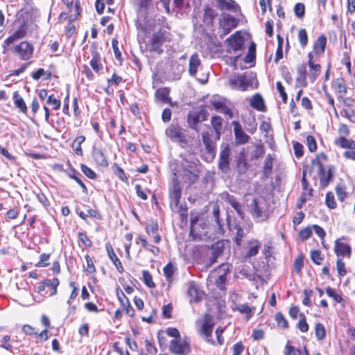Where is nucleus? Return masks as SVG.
Returning <instances> with one entry per match:
<instances>
[{
	"mask_svg": "<svg viewBox=\"0 0 355 355\" xmlns=\"http://www.w3.org/2000/svg\"><path fill=\"white\" fill-rule=\"evenodd\" d=\"M226 53L230 55L228 56V62L234 69L237 68L236 62L244 53V38L240 32H236L226 39Z\"/></svg>",
	"mask_w": 355,
	"mask_h": 355,
	"instance_id": "f257e3e1",
	"label": "nucleus"
},
{
	"mask_svg": "<svg viewBox=\"0 0 355 355\" xmlns=\"http://www.w3.org/2000/svg\"><path fill=\"white\" fill-rule=\"evenodd\" d=\"M229 84L234 89L240 91L247 90L249 87H253L258 84L256 77L252 73H244L235 74L229 78Z\"/></svg>",
	"mask_w": 355,
	"mask_h": 355,
	"instance_id": "f03ea898",
	"label": "nucleus"
},
{
	"mask_svg": "<svg viewBox=\"0 0 355 355\" xmlns=\"http://www.w3.org/2000/svg\"><path fill=\"white\" fill-rule=\"evenodd\" d=\"M208 116L209 113L204 109L193 110L188 114L187 122L191 129L199 132V123L207 120Z\"/></svg>",
	"mask_w": 355,
	"mask_h": 355,
	"instance_id": "7ed1b4c3",
	"label": "nucleus"
},
{
	"mask_svg": "<svg viewBox=\"0 0 355 355\" xmlns=\"http://www.w3.org/2000/svg\"><path fill=\"white\" fill-rule=\"evenodd\" d=\"M220 139H216V135L213 131H204L202 132V141L207 154L214 158L216 153V142Z\"/></svg>",
	"mask_w": 355,
	"mask_h": 355,
	"instance_id": "20e7f679",
	"label": "nucleus"
},
{
	"mask_svg": "<svg viewBox=\"0 0 355 355\" xmlns=\"http://www.w3.org/2000/svg\"><path fill=\"white\" fill-rule=\"evenodd\" d=\"M28 26L26 22H22L18 28L10 36L8 37L3 44V47L4 49L3 53H6V51L8 50V47L13 44L15 42H16L18 40L24 38L27 32Z\"/></svg>",
	"mask_w": 355,
	"mask_h": 355,
	"instance_id": "39448f33",
	"label": "nucleus"
},
{
	"mask_svg": "<svg viewBox=\"0 0 355 355\" xmlns=\"http://www.w3.org/2000/svg\"><path fill=\"white\" fill-rule=\"evenodd\" d=\"M13 51L21 60H28L31 58L33 53V47L29 42L24 41L15 46Z\"/></svg>",
	"mask_w": 355,
	"mask_h": 355,
	"instance_id": "423d86ee",
	"label": "nucleus"
},
{
	"mask_svg": "<svg viewBox=\"0 0 355 355\" xmlns=\"http://www.w3.org/2000/svg\"><path fill=\"white\" fill-rule=\"evenodd\" d=\"M238 19L230 14L223 13L220 19V28L223 30V34L227 35L238 25Z\"/></svg>",
	"mask_w": 355,
	"mask_h": 355,
	"instance_id": "0eeeda50",
	"label": "nucleus"
},
{
	"mask_svg": "<svg viewBox=\"0 0 355 355\" xmlns=\"http://www.w3.org/2000/svg\"><path fill=\"white\" fill-rule=\"evenodd\" d=\"M165 41L166 37L163 32L159 31L154 33L149 41V50L161 54L163 52L162 46Z\"/></svg>",
	"mask_w": 355,
	"mask_h": 355,
	"instance_id": "6e6552de",
	"label": "nucleus"
},
{
	"mask_svg": "<svg viewBox=\"0 0 355 355\" xmlns=\"http://www.w3.org/2000/svg\"><path fill=\"white\" fill-rule=\"evenodd\" d=\"M313 163H315L318 168V172H319V176H320V184L322 188H325L327 187L329 183L331 181L333 178V172L332 166H329L328 168V171L327 174L325 173V170L322 166V164L320 161L318 159L313 161Z\"/></svg>",
	"mask_w": 355,
	"mask_h": 355,
	"instance_id": "1a4fd4ad",
	"label": "nucleus"
},
{
	"mask_svg": "<svg viewBox=\"0 0 355 355\" xmlns=\"http://www.w3.org/2000/svg\"><path fill=\"white\" fill-rule=\"evenodd\" d=\"M166 135L173 141L178 143H187L185 136L182 128L178 125H171L166 129Z\"/></svg>",
	"mask_w": 355,
	"mask_h": 355,
	"instance_id": "9d476101",
	"label": "nucleus"
},
{
	"mask_svg": "<svg viewBox=\"0 0 355 355\" xmlns=\"http://www.w3.org/2000/svg\"><path fill=\"white\" fill-rule=\"evenodd\" d=\"M182 196V187L178 179L173 180V185L169 191L171 205L178 207Z\"/></svg>",
	"mask_w": 355,
	"mask_h": 355,
	"instance_id": "9b49d317",
	"label": "nucleus"
},
{
	"mask_svg": "<svg viewBox=\"0 0 355 355\" xmlns=\"http://www.w3.org/2000/svg\"><path fill=\"white\" fill-rule=\"evenodd\" d=\"M234 127V133L235 137V141L239 145H243L247 144L250 137L243 130V128L240 123L236 121H234L232 123Z\"/></svg>",
	"mask_w": 355,
	"mask_h": 355,
	"instance_id": "f8f14e48",
	"label": "nucleus"
},
{
	"mask_svg": "<svg viewBox=\"0 0 355 355\" xmlns=\"http://www.w3.org/2000/svg\"><path fill=\"white\" fill-rule=\"evenodd\" d=\"M170 349L172 352L178 355H187L190 352V345L187 341L173 340L171 342Z\"/></svg>",
	"mask_w": 355,
	"mask_h": 355,
	"instance_id": "ddd939ff",
	"label": "nucleus"
},
{
	"mask_svg": "<svg viewBox=\"0 0 355 355\" xmlns=\"http://www.w3.org/2000/svg\"><path fill=\"white\" fill-rule=\"evenodd\" d=\"M230 149L228 146H225L220 153V158L218 161V168L224 173L230 170Z\"/></svg>",
	"mask_w": 355,
	"mask_h": 355,
	"instance_id": "4468645a",
	"label": "nucleus"
},
{
	"mask_svg": "<svg viewBox=\"0 0 355 355\" xmlns=\"http://www.w3.org/2000/svg\"><path fill=\"white\" fill-rule=\"evenodd\" d=\"M214 322L211 318L209 315H206L202 324L200 333L205 336L207 342H211L210 338L211 337Z\"/></svg>",
	"mask_w": 355,
	"mask_h": 355,
	"instance_id": "2eb2a0df",
	"label": "nucleus"
},
{
	"mask_svg": "<svg viewBox=\"0 0 355 355\" xmlns=\"http://www.w3.org/2000/svg\"><path fill=\"white\" fill-rule=\"evenodd\" d=\"M92 155L95 162L102 166L107 167L108 166V162L106 157L102 150L96 146L92 148Z\"/></svg>",
	"mask_w": 355,
	"mask_h": 355,
	"instance_id": "dca6fc26",
	"label": "nucleus"
},
{
	"mask_svg": "<svg viewBox=\"0 0 355 355\" xmlns=\"http://www.w3.org/2000/svg\"><path fill=\"white\" fill-rule=\"evenodd\" d=\"M223 119L219 116H213L211 119V124L213 130V133L216 135V139H220L221 134L223 130Z\"/></svg>",
	"mask_w": 355,
	"mask_h": 355,
	"instance_id": "f3484780",
	"label": "nucleus"
},
{
	"mask_svg": "<svg viewBox=\"0 0 355 355\" xmlns=\"http://www.w3.org/2000/svg\"><path fill=\"white\" fill-rule=\"evenodd\" d=\"M334 251L336 254L339 257H349L351 254V248L349 245L340 242L339 239L335 242Z\"/></svg>",
	"mask_w": 355,
	"mask_h": 355,
	"instance_id": "a211bd4d",
	"label": "nucleus"
},
{
	"mask_svg": "<svg viewBox=\"0 0 355 355\" xmlns=\"http://www.w3.org/2000/svg\"><path fill=\"white\" fill-rule=\"evenodd\" d=\"M105 248L107 252V254L110 259L112 261L113 263L116 266L119 272L122 273L123 272V265L119 260V259L116 257V254L114 252V250L110 243H106Z\"/></svg>",
	"mask_w": 355,
	"mask_h": 355,
	"instance_id": "6ab92c4d",
	"label": "nucleus"
},
{
	"mask_svg": "<svg viewBox=\"0 0 355 355\" xmlns=\"http://www.w3.org/2000/svg\"><path fill=\"white\" fill-rule=\"evenodd\" d=\"M187 293L190 297V302H198L201 300L202 293L198 290L194 282L189 283Z\"/></svg>",
	"mask_w": 355,
	"mask_h": 355,
	"instance_id": "aec40b11",
	"label": "nucleus"
},
{
	"mask_svg": "<svg viewBox=\"0 0 355 355\" xmlns=\"http://www.w3.org/2000/svg\"><path fill=\"white\" fill-rule=\"evenodd\" d=\"M211 104L216 111L229 116L230 119L233 117L231 109L227 107L225 103L220 101H211Z\"/></svg>",
	"mask_w": 355,
	"mask_h": 355,
	"instance_id": "412c9836",
	"label": "nucleus"
},
{
	"mask_svg": "<svg viewBox=\"0 0 355 355\" xmlns=\"http://www.w3.org/2000/svg\"><path fill=\"white\" fill-rule=\"evenodd\" d=\"M218 2V8L220 10H227L236 12L239 6L234 0H216Z\"/></svg>",
	"mask_w": 355,
	"mask_h": 355,
	"instance_id": "4be33fe9",
	"label": "nucleus"
},
{
	"mask_svg": "<svg viewBox=\"0 0 355 355\" xmlns=\"http://www.w3.org/2000/svg\"><path fill=\"white\" fill-rule=\"evenodd\" d=\"M200 60L198 54H193L189 60V73L191 76H194L197 71L199 66L200 65Z\"/></svg>",
	"mask_w": 355,
	"mask_h": 355,
	"instance_id": "5701e85b",
	"label": "nucleus"
},
{
	"mask_svg": "<svg viewBox=\"0 0 355 355\" xmlns=\"http://www.w3.org/2000/svg\"><path fill=\"white\" fill-rule=\"evenodd\" d=\"M251 207H252V210H251L252 214L255 218L258 219L259 220H265L266 216L263 214L262 210L259 207L258 201L256 198L253 199L252 204H251Z\"/></svg>",
	"mask_w": 355,
	"mask_h": 355,
	"instance_id": "b1692460",
	"label": "nucleus"
},
{
	"mask_svg": "<svg viewBox=\"0 0 355 355\" xmlns=\"http://www.w3.org/2000/svg\"><path fill=\"white\" fill-rule=\"evenodd\" d=\"M327 44V38L324 35H320L315 42L313 49L316 54L324 53Z\"/></svg>",
	"mask_w": 355,
	"mask_h": 355,
	"instance_id": "393cba45",
	"label": "nucleus"
},
{
	"mask_svg": "<svg viewBox=\"0 0 355 355\" xmlns=\"http://www.w3.org/2000/svg\"><path fill=\"white\" fill-rule=\"evenodd\" d=\"M250 105L259 111H263L265 105L262 96L259 94L254 95L251 99Z\"/></svg>",
	"mask_w": 355,
	"mask_h": 355,
	"instance_id": "a878e982",
	"label": "nucleus"
},
{
	"mask_svg": "<svg viewBox=\"0 0 355 355\" xmlns=\"http://www.w3.org/2000/svg\"><path fill=\"white\" fill-rule=\"evenodd\" d=\"M336 144L343 148L350 150L355 149V141L347 139L345 137H340L336 141Z\"/></svg>",
	"mask_w": 355,
	"mask_h": 355,
	"instance_id": "bb28decb",
	"label": "nucleus"
},
{
	"mask_svg": "<svg viewBox=\"0 0 355 355\" xmlns=\"http://www.w3.org/2000/svg\"><path fill=\"white\" fill-rule=\"evenodd\" d=\"M13 100L15 106L19 109V111L24 114H26L27 112L26 105L22 97L18 94L17 92L14 93Z\"/></svg>",
	"mask_w": 355,
	"mask_h": 355,
	"instance_id": "cd10ccee",
	"label": "nucleus"
},
{
	"mask_svg": "<svg viewBox=\"0 0 355 355\" xmlns=\"http://www.w3.org/2000/svg\"><path fill=\"white\" fill-rule=\"evenodd\" d=\"M313 56L312 55V53H309L308 64L311 69L315 71L313 73H311L310 75L311 78H312V81H314L316 77L319 75L321 67L318 64H314V62H313Z\"/></svg>",
	"mask_w": 355,
	"mask_h": 355,
	"instance_id": "c85d7f7f",
	"label": "nucleus"
},
{
	"mask_svg": "<svg viewBox=\"0 0 355 355\" xmlns=\"http://www.w3.org/2000/svg\"><path fill=\"white\" fill-rule=\"evenodd\" d=\"M227 202L230 205L235 209L237 212L238 215L241 218H244V212L242 210L241 204L236 200V199L234 196H228Z\"/></svg>",
	"mask_w": 355,
	"mask_h": 355,
	"instance_id": "c756f323",
	"label": "nucleus"
},
{
	"mask_svg": "<svg viewBox=\"0 0 355 355\" xmlns=\"http://www.w3.org/2000/svg\"><path fill=\"white\" fill-rule=\"evenodd\" d=\"M169 92V89L167 87L159 88L155 92V97L164 103L169 102L171 101L168 96Z\"/></svg>",
	"mask_w": 355,
	"mask_h": 355,
	"instance_id": "7c9ffc66",
	"label": "nucleus"
},
{
	"mask_svg": "<svg viewBox=\"0 0 355 355\" xmlns=\"http://www.w3.org/2000/svg\"><path fill=\"white\" fill-rule=\"evenodd\" d=\"M272 160L273 158L270 154L266 156V159L263 165V175L266 178H268L269 175L272 173Z\"/></svg>",
	"mask_w": 355,
	"mask_h": 355,
	"instance_id": "2f4dec72",
	"label": "nucleus"
},
{
	"mask_svg": "<svg viewBox=\"0 0 355 355\" xmlns=\"http://www.w3.org/2000/svg\"><path fill=\"white\" fill-rule=\"evenodd\" d=\"M85 137L84 136H78L73 140L72 148L76 155H83L81 144L85 141Z\"/></svg>",
	"mask_w": 355,
	"mask_h": 355,
	"instance_id": "473e14b6",
	"label": "nucleus"
},
{
	"mask_svg": "<svg viewBox=\"0 0 355 355\" xmlns=\"http://www.w3.org/2000/svg\"><path fill=\"white\" fill-rule=\"evenodd\" d=\"M43 284L45 286L51 287L52 288V291L50 294L51 296L55 295L57 293V288L60 284V281L57 277H55L53 279H45L43 281Z\"/></svg>",
	"mask_w": 355,
	"mask_h": 355,
	"instance_id": "72a5a7b5",
	"label": "nucleus"
},
{
	"mask_svg": "<svg viewBox=\"0 0 355 355\" xmlns=\"http://www.w3.org/2000/svg\"><path fill=\"white\" fill-rule=\"evenodd\" d=\"M252 246L249 248L248 252L245 254L246 258L256 256L258 254L259 250L261 247L259 242L257 240H252L250 242Z\"/></svg>",
	"mask_w": 355,
	"mask_h": 355,
	"instance_id": "f704fd0d",
	"label": "nucleus"
},
{
	"mask_svg": "<svg viewBox=\"0 0 355 355\" xmlns=\"http://www.w3.org/2000/svg\"><path fill=\"white\" fill-rule=\"evenodd\" d=\"M333 87L334 89L339 94H345L347 92V87L345 80L342 78L336 79L334 83Z\"/></svg>",
	"mask_w": 355,
	"mask_h": 355,
	"instance_id": "c9c22d12",
	"label": "nucleus"
},
{
	"mask_svg": "<svg viewBox=\"0 0 355 355\" xmlns=\"http://www.w3.org/2000/svg\"><path fill=\"white\" fill-rule=\"evenodd\" d=\"M100 56L97 53H92V58L89 62L91 67L96 71L98 72L102 69V65L99 63Z\"/></svg>",
	"mask_w": 355,
	"mask_h": 355,
	"instance_id": "e433bc0d",
	"label": "nucleus"
},
{
	"mask_svg": "<svg viewBox=\"0 0 355 355\" xmlns=\"http://www.w3.org/2000/svg\"><path fill=\"white\" fill-rule=\"evenodd\" d=\"M234 227L236 230L234 241L238 246H240L241 245L243 239L245 236V233L240 225L236 224Z\"/></svg>",
	"mask_w": 355,
	"mask_h": 355,
	"instance_id": "4c0bfd02",
	"label": "nucleus"
},
{
	"mask_svg": "<svg viewBox=\"0 0 355 355\" xmlns=\"http://www.w3.org/2000/svg\"><path fill=\"white\" fill-rule=\"evenodd\" d=\"M275 320L279 327L283 329H287L288 327V321L281 312H277L275 315Z\"/></svg>",
	"mask_w": 355,
	"mask_h": 355,
	"instance_id": "58836bf2",
	"label": "nucleus"
},
{
	"mask_svg": "<svg viewBox=\"0 0 355 355\" xmlns=\"http://www.w3.org/2000/svg\"><path fill=\"white\" fill-rule=\"evenodd\" d=\"M174 270V266L171 263H168L163 268L164 274L168 282H172Z\"/></svg>",
	"mask_w": 355,
	"mask_h": 355,
	"instance_id": "ea45409f",
	"label": "nucleus"
},
{
	"mask_svg": "<svg viewBox=\"0 0 355 355\" xmlns=\"http://www.w3.org/2000/svg\"><path fill=\"white\" fill-rule=\"evenodd\" d=\"M144 283L149 288H155V284L153 281V277L150 273L148 270L142 271Z\"/></svg>",
	"mask_w": 355,
	"mask_h": 355,
	"instance_id": "a19ab883",
	"label": "nucleus"
},
{
	"mask_svg": "<svg viewBox=\"0 0 355 355\" xmlns=\"http://www.w3.org/2000/svg\"><path fill=\"white\" fill-rule=\"evenodd\" d=\"M315 334L318 340H323L326 336V330L324 325L317 323L315 327Z\"/></svg>",
	"mask_w": 355,
	"mask_h": 355,
	"instance_id": "79ce46f5",
	"label": "nucleus"
},
{
	"mask_svg": "<svg viewBox=\"0 0 355 355\" xmlns=\"http://www.w3.org/2000/svg\"><path fill=\"white\" fill-rule=\"evenodd\" d=\"M235 309L241 313L245 314L248 320L252 316V309L247 304H239L236 306Z\"/></svg>",
	"mask_w": 355,
	"mask_h": 355,
	"instance_id": "37998d69",
	"label": "nucleus"
},
{
	"mask_svg": "<svg viewBox=\"0 0 355 355\" xmlns=\"http://www.w3.org/2000/svg\"><path fill=\"white\" fill-rule=\"evenodd\" d=\"M112 169L114 174L122 181L125 182L128 180L124 171L116 164L112 166Z\"/></svg>",
	"mask_w": 355,
	"mask_h": 355,
	"instance_id": "c03bdc74",
	"label": "nucleus"
},
{
	"mask_svg": "<svg viewBox=\"0 0 355 355\" xmlns=\"http://www.w3.org/2000/svg\"><path fill=\"white\" fill-rule=\"evenodd\" d=\"M346 187L344 184H338L336 187V192L338 196V198L343 202L347 197V194L345 192Z\"/></svg>",
	"mask_w": 355,
	"mask_h": 355,
	"instance_id": "a18cd8bd",
	"label": "nucleus"
},
{
	"mask_svg": "<svg viewBox=\"0 0 355 355\" xmlns=\"http://www.w3.org/2000/svg\"><path fill=\"white\" fill-rule=\"evenodd\" d=\"M300 318L297 327L302 332H306L309 330V325L306 321L304 314H300Z\"/></svg>",
	"mask_w": 355,
	"mask_h": 355,
	"instance_id": "49530a36",
	"label": "nucleus"
},
{
	"mask_svg": "<svg viewBox=\"0 0 355 355\" xmlns=\"http://www.w3.org/2000/svg\"><path fill=\"white\" fill-rule=\"evenodd\" d=\"M76 174H78V173L75 170H71V173L69 174V177L73 180H74L83 189V192L87 193V189L85 184L83 182V181L78 177Z\"/></svg>",
	"mask_w": 355,
	"mask_h": 355,
	"instance_id": "de8ad7c7",
	"label": "nucleus"
},
{
	"mask_svg": "<svg viewBox=\"0 0 355 355\" xmlns=\"http://www.w3.org/2000/svg\"><path fill=\"white\" fill-rule=\"evenodd\" d=\"M224 244L221 242H217L212 248L211 254L218 258L223 253Z\"/></svg>",
	"mask_w": 355,
	"mask_h": 355,
	"instance_id": "09e8293b",
	"label": "nucleus"
},
{
	"mask_svg": "<svg viewBox=\"0 0 355 355\" xmlns=\"http://www.w3.org/2000/svg\"><path fill=\"white\" fill-rule=\"evenodd\" d=\"M294 12L298 18H302L304 16L305 6L302 3H297L294 6Z\"/></svg>",
	"mask_w": 355,
	"mask_h": 355,
	"instance_id": "8fccbe9b",
	"label": "nucleus"
},
{
	"mask_svg": "<svg viewBox=\"0 0 355 355\" xmlns=\"http://www.w3.org/2000/svg\"><path fill=\"white\" fill-rule=\"evenodd\" d=\"M80 168H81L82 172L87 178H89L90 179H92V180L96 178V173L92 169L89 168L87 166H86L85 164H82L81 166H80Z\"/></svg>",
	"mask_w": 355,
	"mask_h": 355,
	"instance_id": "3c124183",
	"label": "nucleus"
},
{
	"mask_svg": "<svg viewBox=\"0 0 355 355\" xmlns=\"http://www.w3.org/2000/svg\"><path fill=\"white\" fill-rule=\"evenodd\" d=\"M325 202L327 206L330 209H334L336 207L334 196L332 192H328L326 194Z\"/></svg>",
	"mask_w": 355,
	"mask_h": 355,
	"instance_id": "603ef678",
	"label": "nucleus"
},
{
	"mask_svg": "<svg viewBox=\"0 0 355 355\" xmlns=\"http://www.w3.org/2000/svg\"><path fill=\"white\" fill-rule=\"evenodd\" d=\"M326 293L329 297H332L336 302L340 303L343 301L342 297L331 287L327 288Z\"/></svg>",
	"mask_w": 355,
	"mask_h": 355,
	"instance_id": "864d4df0",
	"label": "nucleus"
},
{
	"mask_svg": "<svg viewBox=\"0 0 355 355\" xmlns=\"http://www.w3.org/2000/svg\"><path fill=\"white\" fill-rule=\"evenodd\" d=\"M297 37L300 44L302 46H305L308 43V36L306 30L304 28L300 29L298 32Z\"/></svg>",
	"mask_w": 355,
	"mask_h": 355,
	"instance_id": "5fc2aeb1",
	"label": "nucleus"
},
{
	"mask_svg": "<svg viewBox=\"0 0 355 355\" xmlns=\"http://www.w3.org/2000/svg\"><path fill=\"white\" fill-rule=\"evenodd\" d=\"M297 73H298V76L297 77V82L304 81L306 79V66L304 64L300 65L297 67Z\"/></svg>",
	"mask_w": 355,
	"mask_h": 355,
	"instance_id": "6e6d98bb",
	"label": "nucleus"
},
{
	"mask_svg": "<svg viewBox=\"0 0 355 355\" xmlns=\"http://www.w3.org/2000/svg\"><path fill=\"white\" fill-rule=\"evenodd\" d=\"M213 215L215 218L216 223L218 226V232L223 233V230L222 228L223 225L221 224V221L220 219V210L218 207H215L214 209Z\"/></svg>",
	"mask_w": 355,
	"mask_h": 355,
	"instance_id": "4d7b16f0",
	"label": "nucleus"
},
{
	"mask_svg": "<svg viewBox=\"0 0 355 355\" xmlns=\"http://www.w3.org/2000/svg\"><path fill=\"white\" fill-rule=\"evenodd\" d=\"M226 281L225 272L219 274L215 281L216 286L220 290H223L225 288V283Z\"/></svg>",
	"mask_w": 355,
	"mask_h": 355,
	"instance_id": "13d9d810",
	"label": "nucleus"
},
{
	"mask_svg": "<svg viewBox=\"0 0 355 355\" xmlns=\"http://www.w3.org/2000/svg\"><path fill=\"white\" fill-rule=\"evenodd\" d=\"M85 258V260L87 262V269H86L87 272H88L89 274H92V273L95 272L96 268H95V266L94 265V263H93V261H92V259L91 258V257L89 254H86Z\"/></svg>",
	"mask_w": 355,
	"mask_h": 355,
	"instance_id": "bf43d9fd",
	"label": "nucleus"
},
{
	"mask_svg": "<svg viewBox=\"0 0 355 355\" xmlns=\"http://www.w3.org/2000/svg\"><path fill=\"white\" fill-rule=\"evenodd\" d=\"M306 144L311 152H315L316 150L317 144L313 136L309 135L306 137Z\"/></svg>",
	"mask_w": 355,
	"mask_h": 355,
	"instance_id": "052dcab7",
	"label": "nucleus"
},
{
	"mask_svg": "<svg viewBox=\"0 0 355 355\" xmlns=\"http://www.w3.org/2000/svg\"><path fill=\"white\" fill-rule=\"evenodd\" d=\"M336 268L338 273L340 277H343L346 275L347 270L345 269V264L340 259H338L336 261Z\"/></svg>",
	"mask_w": 355,
	"mask_h": 355,
	"instance_id": "680f3d73",
	"label": "nucleus"
},
{
	"mask_svg": "<svg viewBox=\"0 0 355 355\" xmlns=\"http://www.w3.org/2000/svg\"><path fill=\"white\" fill-rule=\"evenodd\" d=\"M146 230L148 234H154L158 231V224L155 221H151L146 225Z\"/></svg>",
	"mask_w": 355,
	"mask_h": 355,
	"instance_id": "e2e57ef3",
	"label": "nucleus"
},
{
	"mask_svg": "<svg viewBox=\"0 0 355 355\" xmlns=\"http://www.w3.org/2000/svg\"><path fill=\"white\" fill-rule=\"evenodd\" d=\"M311 234L312 229L310 227H306L304 228L299 233V236L302 241H305L309 239Z\"/></svg>",
	"mask_w": 355,
	"mask_h": 355,
	"instance_id": "0e129e2a",
	"label": "nucleus"
},
{
	"mask_svg": "<svg viewBox=\"0 0 355 355\" xmlns=\"http://www.w3.org/2000/svg\"><path fill=\"white\" fill-rule=\"evenodd\" d=\"M311 258L313 263L320 265L322 259L321 252L319 250H313L311 252Z\"/></svg>",
	"mask_w": 355,
	"mask_h": 355,
	"instance_id": "69168bd1",
	"label": "nucleus"
},
{
	"mask_svg": "<svg viewBox=\"0 0 355 355\" xmlns=\"http://www.w3.org/2000/svg\"><path fill=\"white\" fill-rule=\"evenodd\" d=\"M50 254L43 253L40 256V261L37 263V266L38 267H45L49 266V263L46 261L49 259Z\"/></svg>",
	"mask_w": 355,
	"mask_h": 355,
	"instance_id": "338daca9",
	"label": "nucleus"
},
{
	"mask_svg": "<svg viewBox=\"0 0 355 355\" xmlns=\"http://www.w3.org/2000/svg\"><path fill=\"white\" fill-rule=\"evenodd\" d=\"M184 173L185 180L189 181L191 183L196 182V180L198 179V176L189 170H184Z\"/></svg>",
	"mask_w": 355,
	"mask_h": 355,
	"instance_id": "774afa93",
	"label": "nucleus"
}]
</instances>
